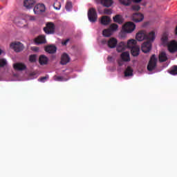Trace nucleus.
<instances>
[{"mask_svg": "<svg viewBox=\"0 0 177 177\" xmlns=\"http://www.w3.org/2000/svg\"><path fill=\"white\" fill-rule=\"evenodd\" d=\"M136 38L137 41H154L156 39V33L154 31L149 32H146V30H140L136 34Z\"/></svg>", "mask_w": 177, "mask_h": 177, "instance_id": "f257e3e1", "label": "nucleus"}, {"mask_svg": "<svg viewBox=\"0 0 177 177\" xmlns=\"http://www.w3.org/2000/svg\"><path fill=\"white\" fill-rule=\"evenodd\" d=\"M55 30L56 26L53 22H48L46 24V27L44 28V32L48 35L55 34Z\"/></svg>", "mask_w": 177, "mask_h": 177, "instance_id": "f03ea898", "label": "nucleus"}, {"mask_svg": "<svg viewBox=\"0 0 177 177\" xmlns=\"http://www.w3.org/2000/svg\"><path fill=\"white\" fill-rule=\"evenodd\" d=\"M88 17L91 23H95L97 20V13L94 8H91L88 11Z\"/></svg>", "mask_w": 177, "mask_h": 177, "instance_id": "7ed1b4c3", "label": "nucleus"}, {"mask_svg": "<svg viewBox=\"0 0 177 177\" xmlns=\"http://www.w3.org/2000/svg\"><path fill=\"white\" fill-rule=\"evenodd\" d=\"M136 28V26L133 22H127L123 26L122 30L124 32L131 33L133 32Z\"/></svg>", "mask_w": 177, "mask_h": 177, "instance_id": "20e7f679", "label": "nucleus"}, {"mask_svg": "<svg viewBox=\"0 0 177 177\" xmlns=\"http://www.w3.org/2000/svg\"><path fill=\"white\" fill-rule=\"evenodd\" d=\"M157 66V57H156V55H153L150 60L149 62L148 66H147V70L148 71H153V70L156 69V67Z\"/></svg>", "mask_w": 177, "mask_h": 177, "instance_id": "39448f33", "label": "nucleus"}, {"mask_svg": "<svg viewBox=\"0 0 177 177\" xmlns=\"http://www.w3.org/2000/svg\"><path fill=\"white\" fill-rule=\"evenodd\" d=\"M154 41L147 40L142 44L141 50L144 53H149L151 50V42Z\"/></svg>", "mask_w": 177, "mask_h": 177, "instance_id": "423d86ee", "label": "nucleus"}, {"mask_svg": "<svg viewBox=\"0 0 177 177\" xmlns=\"http://www.w3.org/2000/svg\"><path fill=\"white\" fill-rule=\"evenodd\" d=\"M10 48L15 52H21L24 49V46L21 42L15 41L10 44Z\"/></svg>", "mask_w": 177, "mask_h": 177, "instance_id": "0eeeda50", "label": "nucleus"}, {"mask_svg": "<svg viewBox=\"0 0 177 177\" xmlns=\"http://www.w3.org/2000/svg\"><path fill=\"white\" fill-rule=\"evenodd\" d=\"M45 10H46L45 5L43 3H39L36 5L33 9V12L35 15H41V13H44Z\"/></svg>", "mask_w": 177, "mask_h": 177, "instance_id": "6e6552de", "label": "nucleus"}, {"mask_svg": "<svg viewBox=\"0 0 177 177\" xmlns=\"http://www.w3.org/2000/svg\"><path fill=\"white\" fill-rule=\"evenodd\" d=\"M168 50L170 52V53H175L177 50V42L175 40L171 41L168 45H167Z\"/></svg>", "mask_w": 177, "mask_h": 177, "instance_id": "1a4fd4ad", "label": "nucleus"}, {"mask_svg": "<svg viewBox=\"0 0 177 177\" xmlns=\"http://www.w3.org/2000/svg\"><path fill=\"white\" fill-rule=\"evenodd\" d=\"M143 19H145V16L142 13H134L132 15V20L133 21H135V23L143 21Z\"/></svg>", "mask_w": 177, "mask_h": 177, "instance_id": "9d476101", "label": "nucleus"}, {"mask_svg": "<svg viewBox=\"0 0 177 177\" xmlns=\"http://www.w3.org/2000/svg\"><path fill=\"white\" fill-rule=\"evenodd\" d=\"M37 45H42V44H46V37L44 35H41L35 39Z\"/></svg>", "mask_w": 177, "mask_h": 177, "instance_id": "9b49d317", "label": "nucleus"}, {"mask_svg": "<svg viewBox=\"0 0 177 177\" xmlns=\"http://www.w3.org/2000/svg\"><path fill=\"white\" fill-rule=\"evenodd\" d=\"M118 41H117V39L114 37H111L108 40L107 46L108 48H110L111 49H113V48H115L117 46V44Z\"/></svg>", "mask_w": 177, "mask_h": 177, "instance_id": "f8f14e48", "label": "nucleus"}, {"mask_svg": "<svg viewBox=\"0 0 177 177\" xmlns=\"http://www.w3.org/2000/svg\"><path fill=\"white\" fill-rule=\"evenodd\" d=\"M68 62H70V57L68 56V55H67V53H64L61 57L60 64L62 66H64Z\"/></svg>", "mask_w": 177, "mask_h": 177, "instance_id": "ddd939ff", "label": "nucleus"}, {"mask_svg": "<svg viewBox=\"0 0 177 177\" xmlns=\"http://www.w3.org/2000/svg\"><path fill=\"white\" fill-rule=\"evenodd\" d=\"M13 67L15 70H17L18 71H23V70H26V68H27V66H26V65L22 63L14 64Z\"/></svg>", "mask_w": 177, "mask_h": 177, "instance_id": "4468645a", "label": "nucleus"}, {"mask_svg": "<svg viewBox=\"0 0 177 177\" xmlns=\"http://www.w3.org/2000/svg\"><path fill=\"white\" fill-rule=\"evenodd\" d=\"M35 3V0H25L24 2V6H25L26 9H31V8H33Z\"/></svg>", "mask_w": 177, "mask_h": 177, "instance_id": "2eb2a0df", "label": "nucleus"}, {"mask_svg": "<svg viewBox=\"0 0 177 177\" xmlns=\"http://www.w3.org/2000/svg\"><path fill=\"white\" fill-rule=\"evenodd\" d=\"M111 21V19L108 16H102L100 23L102 26H109Z\"/></svg>", "mask_w": 177, "mask_h": 177, "instance_id": "dca6fc26", "label": "nucleus"}, {"mask_svg": "<svg viewBox=\"0 0 177 177\" xmlns=\"http://www.w3.org/2000/svg\"><path fill=\"white\" fill-rule=\"evenodd\" d=\"M116 49H117V51L119 53L124 52V50L127 49V43L124 41H121L118 44Z\"/></svg>", "mask_w": 177, "mask_h": 177, "instance_id": "f3484780", "label": "nucleus"}, {"mask_svg": "<svg viewBox=\"0 0 177 177\" xmlns=\"http://www.w3.org/2000/svg\"><path fill=\"white\" fill-rule=\"evenodd\" d=\"M168 60V57L167 56V53L162 51L159 53V62L160 63H164Z\"/></svg>", "mask_w": 177, "mask_h": 177, "instance_id": "a211bd4d", "label": "nucleus"}, {"mask_svg": "<svg viewBox=\"0 0 177 177\" xmlns=\"http://www.w3.org/2000/svg\"><path fill=\"white\" fill-rule=\"evenodd\" d=\"M140 52V48H139V46H136L135 47H132V48L131 49V53L132 56L136 57V56H139V53Z\"/></svg>", "mask_w": 177, "mask_h": 177, "instance_id": "6ab92c4d", "label": "nucleus"}, {"mask_svg": "<svg viewBox=\"0 0 177 177\" xmlns=\"http://www.w3.org/2000/svg\"><path fill=\"white\" fill-rule=\"evenodd\" d=\"M15 23L18 27H24L26 26V19L17 18L15 19Z\"/></svg>", "mask_w": 177, "mask_h": 177, "instance_id": "aec40b11", "label": "nucleus"}, {"mask_svg": "<svg viewBox=\"0 0 177 177\" xmlns=\"http://www.w3.org/2000/svg\"><path fill=\"white\" fill-rule=\"evenodd\" d=\"M46 52H48V53L53 54L56 53V50H57V48H56L55 46H48L45 48Z\"/></svg>", "mask_w": 177, "mask_h": 177, "instance_id": "412c9836", "label": "nucleus"}, {"mask_svg": "<svg viewBox=\"0 0 177 177\" xmlns=\"http://www.w3.org/2000/svg\"><path fill=\"white\" fill-rule=\"evenodd\" d=\"M127 48L131 49L132 48H135L136 46V40L131 39L126 43Z\"/></svg>", "mask_w": 177, "mask_h": 177, "instance_id": "4be33fe9", "label": "nucleus"}, {"mask_svg": "<svg viewBox=\"0 0 177 177\" xmlns=\"http://www.w3.org/2000/svg\"><path fill=\"white\" fill-rule=\"evenodd\" d=\"M133 75V69L131 66H127L124 71V77H132Z\"/></svg>", "mask_w": 177, "mask_h": 177, "instance_id": "5701e85b", "label": "nucleus"}, {"mask_svg": "<svg viewBox=\"0 0 177 177\" xmlns=\"http://www.w3.org/2000/svg\"><path fill=\"white\" fill-rule=\"evenodd\" d=\"M48 57L45 55H41L39 58V62L41 66L44 64H48Z\"/></svg>", "mask_w": 177, "mask_h": 177, "instance_id": "b1692460", "label": "nucleus"}, {"mask_svg": "<svg viewBox=\"0 0 177 177\" xmlns=\"http://www.w3.org/2000/svg\"><path fill=\"white\" fill-rule=\"evenodd\" d=\"M121 59L123 60V62H129L131 60V58L129 57V52H124L121 55Z\"/></svg>", "mask_w": 177, "mask_h": 177, "instance_id": "393cba45", "label": "nucleus"}, {"mask_svg": "<svg viewBox=\"0 0 177 177\" xmlns=\"http://www.w3.org/2000/svg\"><path fill=\"white\" fill-rule=\"evenodd\" d=\"M113 21L115 23H118V24H122V17L120 15H117L113 17Z\"/></svg>", "mask_w": 177, "mask_h": 177, "instance_id": "a878e982", "label": "nucleus"}, {"mask_svg": "<svg viewBox=\"0 0 177 177\" xmlns=\"http://www.w3.org/2000/svg\"><path fill=\"white\" fill-rule=\"evenodd\" d=\"M102 5L106 8H110L113 5V0H103Z\"/></svg>", "mask_w": 177, "mask_h": 177, "instance_id": "bb28decb", "label": "nucleus"}, {"mask_svg": "<svg viewBox=\"0 0 177 177\" xmlns=\"http://www.w3.org/2000/svg\"><path fill=\"white\" fill-rule=\"evenodd\" d=\"M111 34H113V32L110 28L104 29L102 31V35H104V37H111Z\"/></svg>", "mask_w": 177, "mask_h": 177, "instance_id": "cd10ccee", "label": "nucleus"}, {"mask_svg": "<svg viewBox=\"0 0 177 177\" xmlns=\"http://www.w3.org/2000/svg\"><path fill=\"white\" fill-rule=\"evenodd\" d=\"M109 29L112 32L113 31H117L118 30V25H117V24H112L110 25Z\"/></svg>", "mask_w": 177, "mask_h": 177, "instance_id": "c85d7f7f", "label": "nucleus"}, {"mask_svg": "<svg viewBox=\"0 0 177 177\" xmlns=\"http://www.w3.org/2000/svg\"><path fill=\"white\" fill-rule=\"evenodd\" d=\"M119 2L124 6H129L131 5V0H119Z\"/></svg>", "mask_w": 177, "mask_h": 177, "instance_id": "c756f323", "label": "nucleus"}, {"mask_svg": "<svg viewBox=\"0 0 177 177\" xmlns=\"http://www.w3.org/2000/svg\"><path fill=\"white\" fill-rule=\"evenodd\" d=\"M29 62H30V63H35V62H37V55H30Z\"/></svg>", "mask_w": 177, "mask_h": 177, "instance_id": "7c9ffc66", "label": "nucleus"}, {"mask_svg": "<svg viewBox=\"0 0 177 177\" xmlns=\"http://www.w3.org/2000/svg\"><path fill=\"white\" fill-rule=\"evenodd\" d=\"M65 8L66 10H71V8H73V3H71V1H67Z\"/></svg>", "mask_w": 177, "mask_h": 177, "instance_id": "2f4dec72", "label": "nucleus"}, {"mask_svg": "<svg viewBox=\"0 0 177 177\" xmlns=\"http://www.w3.org/2000/svg\"><path fill=\"white\" fill-rule=\"evenodd\" d=\"M170 74L171 75H177V66H174L173 68L170 71Z\"/></svg>", "mask_w": 177, "mask_h": 177, "instance_id": "473e14b6", "label": "nucleus"}, {"mask_svg": "<svg viewBox=\"0 0 177 177\" xmlns=\"http://www.w3.org/2000/svg\"><path fill=\"white\" fill-rule=\"evenodd\" d=\"M131 10H134L135 12H139V10H140V6H139V5H133L131 6Z\"/></svg>", "mask_w": 177, "mask_h": 177, "instance_id": "72a5a7b5", "label": "nucleus"}, {"mask_svg": "<svg viewBox=\"0 0 177 177\" xmlns=\"http://www.w3.org/2000/svg\"><path fill=\"white\" fill-rule=\"evenodd\" d=\"M55 81L62 82V81H68V79L64 78V77H62V76H57V77L55 78Z\"/></svg>", "mask_w": 177, "mask_h": 177, "instance_id": "f704fd0d", "label": "nucleus"}, {"mask_svg": "<svg viewBox=\"0 0 177 177\" xmlns=\"http://www.w3.org/2000/svg\"><path fill=\"white\" fill-rule=\"evenodd\" d=\"M8 64V62H6V59H0V67H5Z\"/></svg>", "mask_w": 177, "mask_h": 177, "instance_id": "c9c22d12", "label": "nucleus"}, {"mask_svg": "<svg viewBox=\"0 0 177 177\" xmlns=\"http://www.w3.org/2000/svg\"><path fill=\"white\" fill-rule=\"evenodd\" d=\"M48 78H49V76L46 75V76L40 77L38 80V81H39L40 82H45V81H46V80H48Z\"/></svg>", "mask_w": 177, "mask_h": 177, "instance_id": "e433bc0d", "label": "nucleus"}, {"mask_svg": "<svg viewBox=\"0 0 177 177\" xmlns=\"http://www.w3.org/2000/svg\"><path fill=\"white\" fill-rule=\"evenodd\" d=\"M26 20H29L30 21H35V17L28 15L26 16Z\"/></svg>", "mask_w": 177, "mask_h": 177, "instance_id": "4c0bfd02", "label": "nucleus"}, {"mask_svg": "<svg viewBox=\"0 0 177 177\" xmlns=\"http://www.w3.org/2000/svg\"><path fill=\"white\" fill-rule=\"evenodd\" d=\"M104 15H111V13H112L111 9L105 8L104 10Z\"/></svg>", "mask_w": 177, "mask_h": 177, "instance_id": "58836bf2", "label": "nucleus"}, {"mask_svg": "<svg viewBox=\"0 0 177 177\" xmlns=\"http://www.w3.org/2000/svg\"><path fill=\"white\" fill-rule=\"evenodd\" d=\"M162 41L163 42V44H167V42H168V37L163 36L162 37Z\"/></svg>", "mask_w": 177, "mask_h": 177, "instance_id": "ea45409f", "label": "nucleus"}, {"mask_svg": "<svg viewBox=\"0 0 177 177\" xmlns=\"http://www.w3.org/2000/svg\"><path fill=\"white\" fill-rule=\"evenodd\" d=\"M57 3H55L54 4H53V7L55 8V9L56 10H59V9H60V3H58V7H56V4H57Z\"/></svg>", "mask_w": 177, "mask_h": 177, "instance_id": "a19ab883", "label": "nucleus"}, {"mask_svg": "<svg viewBox=\"0 0 177 177\" xmlns=\"http://www.w3.org/2000/svg\"><path fill=\"white\" fill-rule=\"evenodd\" d=\"M70 41V39H66L64 41H62V45H64V46H66V45H67V44H68V41Z\"/></svg>", "mask_w": 177, "mask_h": 177, "instance_id": "79ce46f5", "label": "nucleus"}, {"mask_svg": "<svg viewBox=\"0 0 177 177\" xmlns=\"http://www.w3.org/2000/svg\"><path fill=\"white\" fill-rule=\"evenodd\" d=\"M109 42V41L106 40L105 39H102L101 41V44H102V45H107V43Z\"/></svg>", "mask_w": 177, "mask_h": 177, "instance_id": "37998d69", "label": "nucleus"}, {"mask_svg": "<svg viewBox=\"0 0 177 177\" xmlns=\"http://www.w3.org/2000/svg\"><path fill=\"white\" fill-rule=\"evenodd\" d=\"M96 3L99 4L101 3L102 5L103 3V0H95Z\"/></svg>", "mask_w": 177, "mask_h": 177, "instance_id": "c03bdc74", "label": "nucleus"}, {"mask_svg": "<svg viewBox=\"0 0 177 177\" xmlns=\"http://www.w3.org/2000/svg\"><path fill=\"white\" fill-rule=\"evenodd\" d=\"M133 2H135L136 3H139V2H142V0H132Z\"/></svg>", "mask_w": 177, "mask_h": 177, "instance_id": "a18cd8bd", "label": "nucleus"}, {"mask_svg": "<svg viewBox=\"0 0 177 177\" xmlns=\"http://www.w3.org/2000/svg\"><path fill=\"white\" fill-rule=\"evenodd\" d=\"M118 64H119V66H122V64H121V63H118Z\"/></svg>", "mask_w": 177, "mask_h": 177, "instance_id": "49530a36", "label": "nucleus"}, {"mask_svg": "<svg viewBox=\"0 0 177 177\" xmlns=\"http://www.w3.org/2000/svg\"><path fill=\"white\" fill-rule=\"evenodd\" d=\"M35 50H38V48H36Z\"/></svg>", "mask_w": 177, "mask_h": 177, "instance_id": "de8ad7c7", "label": "nucleus"}, {"mask_svg": "<svg viewBox=\"0 0 177 177\" xmlns=\"http://www.w3.org/2000/svg\"><path fill=\"white\" fill-rule=\"evenodd\" d=\"M111 57H108V59H111Z\"/></svg>", "mask_w": 177, "mask_h": 177, "instance_id": "09e8293b", "label": "nucleus"}]
</instances>
